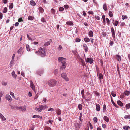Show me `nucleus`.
I'll return each instance as SVG.
<instances>
[{"label":"nucleus","instance_id":"2","mask_svg":"<svg viewBox=\"0 0 130 130\" xmlns=\"http://www.w3.org/2000/svg\"><path fill=\"white\" fill-rule=\"evenodd\" d=\"M56 81L54 79H52L49 80L48 82V84L51 87H53L55 86L56 84Z\"/></svg>","mask_w":130,"mask_h":130},{"label":"nucleus","instance_id":"53","mask_svg":"<svg viewBox=\"0 0 130 130\" xmlns=\"http://www.w3.org/2000/svg\"><path fill=\"white\" fill-rule=\"evenodd\" d=\"M93 120L95 123H96L98 121V118L96 117H94L93 118Z\"/></svg>","mask_w":130,"mask_h":130},{"label":"nucleus","instance_id":"31","mask_svg":"<svg viewBox=\"0 0 130 130\" xmlns=\"http://www.w3.org/2000/svg\"><path fill=\"white\" fill-rule=\"evenodd\" d=\"M34 17L33 16H29L28 17V19L29 20L32 21L34 19Z\"/></svg>","mask_w":130,"mask_h":130},{"label":"nucleus","instance_id":"51","mask_svg":"<svg viewBox=\"0 0 130 130\" xmlns=\"http://www.w3.org/2000/svg\"><path fill=\"white\" fill-rule=\"evenodd\" d=\"M55 11L54 9L52 8L51 9V12L52 14H55Z\"/></svg>","mask_w":130,"mask_h":130},{"label":"nucleus","instance_id":"38","mask_svg":"<svg viewBox=\"0 0 130 130\" xmlns=\"http://www.w3.org/2000/svg\"><path fill=\"white\" fill-rule=\"evenodd\" d=\"M40 118L41 119L42 118V117L41 116L40 117V116L38 115H34L33 116V118Z\"/></svg>","mask_w":130,"mask_h":130},{"label":"nucleus","instance_id":"58","mask_svg":"<svg viewBox=\"0 0 130 130\" xmlns=\"http://www.w3.org/2000/svg\"><path fill=\"white\" fill-rule=\"evenodd\" d=\"M117 71H118V74H119L120 75V72L119 71V67L118 66L117 68Z\"/></svg>","mask_w":130,"mask_h":130},{"label":"nucleus","instance_id":"30","mask_svg":"<svg viewBox=\"0 0 130 130\" xmlns=\"http://www.w3.org/2000/svg\"><path fill=\"white\" fill-rule=\"evenodd\" d=\"M39 11L41 13H43L44 11V9L43 8L41 7H40L39 8Z\"/></svg>","mask_w":130,"mask_h":130},{"label":"nucleus","instance_id":"22","mask_svg":"<svg viewBox=\"0 0 130 130\" xmlns=\"http://www.w3.org/2000/svg\"><path fill=\"white\" fill-rule=\"evenodd\" d=\"M96 110L98 111H99L100 110V107L98 104H96Z\"/></svg>","mask_w":130,"mask_h":130},{"label":"nucleus","instance_id":"20","mask_svg":"<svg viewBox=\"0 0 130 130\" xmlns=\"http://www.w3.org/2000/svg\"><path fill=\"white\" fill-rule=\"evenodd\" d=\"M56 112L57 114L59 115H60L61 113V110L59 108H57L56 110Z\"/></svg>","mask_w":130,"mask_h":130},{"label":"nucleus","instance_id":"37","mask_svg":"<svg viewBox=\"0 0 130 130\" xmlns=\"http://www.w3.org/2000/svg\"><path fill=\"white\" fill-rule=\"evenodd\" d=\"M10 95L12 96L13 98L14 99H16L15 96H14V94L13 93L10 91Z\"/></svg>","mask_w":130,"mask_h":130},{"label":"nucleus","instance_id":"48","mask_svg":"<svg viewBox=\"0 0 130 130\" xmlns=\"http://www.w3.org/2000/svg\"><path fill=\"white\" fill-rule=\"evenodd\" d=\"M109 14L110 17H112L113 16V14L111 11H109Z\"/></svg>","mask_w":130,"mask_h":130},{"label":"nucleus","instance_id":"55","mask_svg":"<svg viewBox=\"0 0 130 130\" xmlns=\"http://www.w3.org/2000/svg\"><path fill=\"white\" fill-rule=\"evenodd\" d=\"M23 21V20L22 19V18H19L18 20V22H20L21 21Z\"/></svg>","mask_w":130,"mask_h":130},{"label":"nucleus","instance_id":"45","mask_svg":"<svg viewBox=\"0 0 130 130\" xmlns=\"http://www.w3.org/2000/svg\"><path fill=\"white\" fill-rule=\"evenodd\" d=\"M13 7V3H10L9 6V7L10 8L12 9Z\"/></svg>","mask_w":130,"mask_h":130},{"label":"nucleus","instance_id":"18","mask_svg":"<svg viewBox=\"0 0 130 130\" xmlns=\"http://www.w3.org/2000/svg\"><path fill=\"white\" fill-rule=\"evenodd\" d=\"M104 120L106 122H108L109 121V118L107 116H104L103 117Z\"/></svg>","mask_w":130,"mask_h":130},{"label":"nucleus","instance_id":"24","mask_svg":"<svg viewBox=\"0 0 130 130\" xmlns=\"http://www.w3.org/2000/svg\"><path fill=\"white\" fill-rule=\"evenodd\" d=\"M103 9L105 11H106L107 9V5L106 3H104L103 4Z\"/></svg>","mask_w":130,"mask_h":130},{"label":"nucleus","instance_id":"36","mask_svg":"<svg viewBox=\"0 0 130 130\" xmlns=\"http://www.w3.org/2000/svg\"><path fill=\"white\" fill-rule=\"evenodd\" d=\"M125 107L126 109H128L130 108V103L126 104Z\"/></svg>","mask_w":130,"mask_h":130},{"label":"nucleus","instance_id":"47","mask_svg":"<svg viewBox=\"0 0 130 130\" xmlns=\"http://www.w3.org/2000/svg\"><path fill=\"white\" fill-rule=\"evenodd\" d=\"M80 40H81L80 39L77 38L76 39L75 41L77 42H79L80 41Z\"/></svg>","mask_w":130,"mask_h":130},{"label":"nucleus","instance_id":"29","mask_svg":"<svg viewBox=\"0 0 130 130\" xmlns=\"http://www.w3.org/2000/svg\"><path fill=\"white\" fill-rule=\"evenodd\" d=\"M113 22L112 23H113V24L115 26H117L118 25V21H117L115 20V22H114V20L113 19Z\"/></svg>","mask_w":130,"mask_h":130},{"label":"nucleus","instance_id":"32","mask_svg":"<svg viewBox=\"0 0 130 130\" xmlns=\"http://www.w3.org/2000/svg\"><path fill=\"white\" fill-rule=\"evenodd\" d=\"M43 73V70L39 71H38L37 73V74L40 75H41V74H42Z\"/></svg>","mask_w":130,"mask_h":130},{"label":"nucleus","instance_id":"11","mask_svg":"<svg viewBox=\"0 0 130 130\" xmlns=\"http://www.w3.org/2000/svg\"><path fill=\"white\" fill-rule=\"evenodd\" d=\"M98 76L99 79L100 81L101 79H103V76L101 73H100L99 74L98 73Z\"/></svg>","mask_w":130,"mask_h":130},{"label":"nucleus","instance_id":"50","mask_svg":"<svg viewBox=\"0 0 130 130\" xmlns=\"http://www.w3.org/2000/svg\"><path fill=\"white\" fill-rule=\"evenodd\" d=\"M127 18V17L125 15H123L122 16V19L123 20H124L125 19Z\"/></svg>","mask_w":130,"mask_h":130},{"label":"nucleus","instance_id":"62","mask_svg":"<svg viewBox=\"0 0 130 130\" xmlns=\"http://www.w3.org/2000/svg\"><path fill=\"white\" fill-rule=\"evenodd\" d=\"M41 21L42 22H43V23H44V22H45V21L44 19L43 18H42V19H41Z\"/></svg>","mask_w":130,"mask_h":130},{"label":"nucleus","instance_id":"7","mask_svg":"<svg viewBox=\"0 0 130 130\" xmlns=\"http://www.w3.org/2000/svg\"><path fill=\"white\" fill-rule=\"evenodd\" d=\"M39 109L41 111L42 110H44L46 108H47L48 107L46 105L43 106L42 105H40L39 106Z\"/></svg>","mask_w":130,"mask_h":130},{"label":"nucleus","instance_id":"43","mask_svg":"<svg viewBox=\"0 0 130 130\" xmlns=\"http://www.w3.org/2000/svg\"><path fill=\"white\" fill-rule=\"evenodd\" d=\"M124 118L126 119H130V115H126L125 116Z\"/></svg>","mask_w":130,"mask_h":130},{"label":"nucleus","instance_id":"3","mask_svg":"<svg viewBox=\"0 0 130 130\" xmlns=\"http://www.w3.org/2000/svg\"><path fill=\"white\" fill-rule=\"evenodd\" d=\"M17 110L23 112H25L26 110V106L18 107Z\"/></svg>","mask_w":130,"mask_h":130},{"label":"nucleus","instance_id":"23","mask_svg":"<svg viewBox=\"0 0 130 130\" xmlns=\"http://www.w3.org/2000/svg\"><path fill=\"white\" fill-rule=\"evenodd\" d=\"M117 103L120 106L122 107L123 106V104L122 102L120 100H118L117 101Z\"/></svg>","mask_w":130,"mask_h":130},{"label":"nucleus","instance_id":"61","mask_svg":"<svg viewBox=\"0 0 130 130\" xmlns=\"http://www.w3.org/2000/svg\"><path fill=\"white\" fill-rule=\"evenodd\" d=\"M111 94L112 96L113 97H115L116 96V94L115 93H114L113 92H112L111 93Z\"/></svg>","mask_w":130,"mask_h":130},{"label":"nucleus","instance_id":"33","mask_svg":"<svg viewBox=\"0 0 130 130\" xmlns=\"http://www.w3.org/2000/svg\"><path fill=\"white\" fill-rule=\"evenodd\" d=\"M50 41H48L45 43L44 44V46H47L50 44Z\"/></svg>","mask_w":130,"mask_h":130},{"label":"nucleus","instance_id":"41","mask_svg":"<svg viewBox=\"0 0 130 130\" xmlns=\"http://www.w3.org/2000/svg\"><path fill=\"white\" fill-rule=\"evenodd\" d=\"M1 83L4 86H6L7 85V83L6 82L2 81L1 82Z\"/></svg>","mask_w":130,"mask_h":130},{"label":"nucleus","instance_id":"40","mask_svg":"<svg viewBox=\"0 0 130 130\" xmlns=\"http://www.w3.org/2000/svg\"><path fill=\"white\" fill-rule=\"evenodd\" d=\"M26 47L27 51H30L29 46V45L27 44L26 45Z\"/></svg>","mask_w":130,"mask_h":130},{"label":"nucleus","instance_id":"44","mask_svg":"<svg viewBox=\"0 0 130 130\" xmlns=\"http://www.w3.org/2000/svg\"><path fill=\"white\" fill-rule=\"evenodd\" d=\"M59 10L60 11H62L64 10V8L62 7H60L59 8Z\"/></svg>","mask_w":130,"mask_h":130},{"label":"nucleus","instance_id":"49","mask_svg":"<svg viewBox=\"0 0 130 130\" xmlns=\"http://www.w3.org/2000/svg\"><path fill=\"white\" fill-rule=\"evenodd\" d=\"M106 20L107 21V23L108 24V25H109L110 24V20L108 18H106Z\"/></svg>","mask_w":130,"mask_h":130},{"label":"nucleus","instance_id":"64","mask_svg":"<svg viewBox=\"0 0 130 130\" xmlns=\"http://www.w3.org/2000/svg\"><path fill=\"white\" fill-rule=\"evenodd\" d=\"M62 48V47L61 45H60L58 48V50H60Z\"/></svg>","mask_w":130,"mask_h":130},{"label":"nucleus","instance_id":"4","mask_svg":"<svg viewBox=\"0 0 130 130\" xmlns=\"http://www.w3.org/2000/svg\"><path fill=\"white\" fill-rule=\"evenodd\" d=\"M81 123L80 122H79V123H75L74 125L75 129L76 130H79L81 126Z\"/></svg>","mask_w":130,"mask_h":130},{"label":"nucleus","instance_id":"54","mask_svg":"<svg viewBox=\"0 0 130 130\" xmlns=\"http://www.w3.org/2000/svg\"><path fill=\"white\" fill-rule=\"evenodd\" d=\"M46 98H43V101H42V102L43 103H46Z\"/></svg>","mask_w":130,"mask_h":130},{"label":"nucleus","instance_id":"6","mask_svg":"<svg viewBox=\"0 0 130 130\" xmlns=\"http://www.w3.org/2000/svg\"><path fill=\"white\" fill-rule=\"evenodd\" d=\"M61 76L63 78L67 81L69 80V79L67 76V75L66 73H62L61 74Z\"/></svg>","mask_w":130,"mask_h":130},{"label":"nucleus","instance_id":"39","mask_svg":"<svg viewBox=\"0 0 130 130\" xmlns=\"http://www.w3.org/2000/svg\"><path fill=\"white\" fill-rule=\"evenodd\" d=\"M82 105L81 104H79L78 106V107L79 110H81L82 109Z\"/></svg>","mask_w":130,"mask_h":130},{"label":"nucleus","instance_id":"63","mask_svg":"<svg viewBox=\"0 0 130 130\" xmlns=\"http://www.w3.org/2000/svg\"><path fill=\"white\" fill-rule=\"evenodd\" d=\"M102 18L103 21H105V16L104 15H103L102 16Z\"/></svg>","mask_w":130,"mask_h":130},{"label":"nucleus","instance_id":"26","mask_svg":"<svg viewBox=\"0 0 130 130\" xmlns=\"http://www.w3.org/2000/svg\"><path fill=\"white\" fill-rule=\"evenodd\" d=\"M66 24L67 25L69 26H72L73 25L72 22L71 21H68L66 23Z\"/></svg>","mask_w":130,"mask_h":130},{"label":"nucleus","instance_id":"59","mask_svg":"<svg viewBox=\"0 0 130 130\" xmlns=\"http://www.w3.org/2000/svg\"><path fill=\"white\" fill-rule=\"evenodd\" d=\"M22 51V49L21 48H20V49H19L17 51V52L19 53H20Z\"/></svg>","mask_w":130,"mask_h":130},{"label":"nucleus","instance_id":"35","mask_svg":"<svg viewBox=\"0 0 130 130\" xmlns=\"http://www.w3.org/2000/svg\"><path fill=\"white\" fill-rule=\"evenodd\" d=\"M124 94L125 95L127 96H128L130 94V92L129 91H126L125 92Z\"/></svg>","mask_w":130,"mask_h":130},{"label":"nucleus","instance_id":"60","mask_svg":"<svg viewBox=\"0 0 130 130\" xmlns=\"http://www.w3.org/2000/svg\"><path fill=\"white\" fill-rule=\"evenodd\" d=\"M27 37L29 40H31V41H32V39H31V38L27 34Z\"/></svg>","mask_w":130,"mask_h":130},{"label":"nucleus","instance_id":"25","mask_svg":"<svg viewBox=\"0 0 130 130\" xmlns=\"http://www.w3.org/2000/svg\"><path fill=\"white\" fill-rule=\"evenodd\" d=\"M81 93L83 98L84 99H85L86 100V99H85V97L84 96V90L83 89L81 91Z\"/></svg>","mask_w":130,"mask_h":130},{"label":"nucleus","instance_id":"57","mask_svg":"<svg viewBox=\"0 0 130 130\" xmlns=\"http://www.w3.org/2000/svg\"><path fill=\"white\" fill-rule=\"evenodd\" d=\"M35 110L37 111L38 112H41V111L40 110V109H39V108H38L37 107H36L35 108Z\"/></svg>","mask_w":130,"mask_h":130},{"label":"nucleus","instance_id":"17","mask_svg":"<svg viewBox=\"0 0 130 130\" xmlns=\"http://www.w3.org/2000/svg\"><path fill=\"white\" fill-rule=\"evenodd\" d=\"M84 49L85 52H87L88 51V47L87 45L85 44H84L83 45Z\"/></svg>","mask_w":130,"mask_h":130},{"label":"nucleus","instance_id":"13","mask_svg":"<svg viewBox=\"0 0 130 130\" xmlns=\"http://www.w3.org/2000/svg\"><path fill=\"white\" fill-rule=\"evenodd\" d=\"M0 118L2 119V121H5L6 120V118L1 113H0Z\"/></svg>","mask_w":130,"mask_h":130},{"label":"nucleus","instance_id":"10","mask_svg":"<svg viewBox=\"0 0 130 130\" xmlns=\"http://www.w3.org/2000/svg\"><path fill=\"white\" fill-rule=\"evenodd\" d=\"M6 99L8 100L10 102L12 100L11 97L9 95H6Z\"/></svg>","mask_w":130,"mask_h":130},{"label":"nucleus","instance_id":"42","mask_svg":"<svg viewBox=\"0 0 130 130\" xmlns=\"http://www.w3.org/2000/svg\"><path fill=\"white\" fill-rule=\"evenodd\" d=\"M58 71V70L57 69H56L54 70V74L56 75H57Z\"/></svg>","mask_w":130,"mask_h":130},{"label":"nucleus","instance_id":"21","mask_svg":"<svg viewBox=\"0 0 130 130\" xmlns=\"http://www.w3.org/2000/svg\"><path fill=\"white\" fill-rule=\"evenodd\" d=\"M30 4L33 6H35L36 4L35 2L33 0H31L30 2Z\"/></svg>","mask_w":130,"mask_h":130},{"label":"nucleus","instance_id":"52","mask_svg":"<svg viewBox=\"0 0 130 130\" xmlns=\"http://www.w3.org/2000/svg\"><path fill=\"white\" fill-rule=\"evenodd\" d=\"M7 11V8L6 7L4 8V10L3 11V13H5Z\"/></svg>","mask_w":130,"mask_h":130},{"label":"nucleus","instance_id":"16","mask_svg":"<svg viewBox=\"0 0 130 130\" xmlns=\"http://www.w3.org/2000/svg\"><path fill=\"white\" fill-rule=\"evenodd\" d=\"M116 56L118 61L120 62L121 61V57L120 56L116 55Z\"/></svg>","mask_w":130,"mask_h":130},{"label":"nucleus","instance_id":"27","mask_svg":"<svg viewBox=\"0 0 130 130\" xmlns=\"http://www.w3.org/2000/svg\"><path fill=\"white\" fill-rule=\"evenodd\" d=\"M12 75L13 77L14 78H15L17 77V75L15 74V72L13 71L12 73Z\"/></svg>","mask_w":130,"mask_h":130},{"label":"nucleus","instance_id":"15","mask_svg":"<svg viewBox=\"0 0 130 130\" xmlns=\"http://www.w3.org/2000/svg\"><path fill=\"white\" fill-rule=\"evenodd\" d=\"M10 106L11 107V108L12 109H13L14 110H17V108H18V106H15L14 105H10Z\"/></svg>","mask_w":130,"mask_h":130},{"label":"nucleus","instance_id":"9","mask_svg":"<svg viewBox=\"0 0 130 130\" xmlns=\"http://www.w3.org/2000/svg\"><path fill=\"white\" fill-rule=\"evenodd\" d=\"M86 61L87 62H89L90 64H92L93 62V59L91 58H87Z\"/></svg>","mask_w":130,"mask_h":130},{"label":"nucleus","instance_id":"8","mask_svg":"<svg viewBox=\"0 0 130 130\" xmlns=\"http://www.w3.org/2000/svg\"><path fill=\"white\" fill-rule=\"evenodd\" d=\"M30 87L31 88H32L33 90L35 92V93H36V91L35 90V86L34 84L33 83V82L32 81H30Z\"/></svg>","mask_w":130,"mask_h":130},{"label":"nucleus","instance_id":"12","mask_svg":"<svg viewBox=\"0 0 130 130\" xmlns=\"http://www.w3.org/2000/svg\"><path fill=\"white\" fill-rule=\"evenodd\" d=\"M62 65L60 67V69L61 70H63L65 69V68L66 66V63H64L63 64H62Z\"/></svg>","mask_w":130,"mask_h":130},{"label":"nucleus","instance_id":"34","mask_svg":"<svg viewBox=\"0 0 130 130\" xmlns=\"http://www.w3.org/2000/svg\"><path fill=\"white\" fill-rule=\"evenodd\" d=\"M84 41L86 42H88L90 41L89 39L88 38H85L84 39Z\"/></svg>","mask_w":130,"mask_h":130},{"label":"nucleus","instance_id":"14","mask_svg":"<svg viewBox=\"0 0 130 130\" xmlns=\"http://www.w3.org/2000/svg\"><path fill=\"white\" fill-rule=\"evenodd\" d=\"M111 31L112 33V37H113V39L115 38V31L114 28L113 27H112L111 28Z\"/></svg>","mask_w":130,"mask_h":130},{"label":"nucleus","instance_id":"46","mask_svg":"<svg viewBox=\"0 0 130 130\" xmlns=\"http://www.w3.org/2000/svg\"><path fill=\"white\" fill-rule=\"evenodd\" d=\"M14 60H13V59H12V60L10 62V66H12V64L14 63Z\"/></svg>","mask_w":130,"mask_h":130},{"label":"nucleus","instance_id":"28","mask_svg":"<svg viewBox=\"0 0 130 130\" xmlns=\"http://www.w3.org/2000/svg\"><path fill=\"white\" fill-rule=\"evenodd\" d=\"M89 36L90 37H92L93 36V32L92 31H90L88 33Z\"/></svg>","mask_w":130,"mask_h":130},{"label":"nucleus","instance_id":"19","mask_svg":"<svg viewBox=\"0 0 130 130\" xmlns=\"http://www.w3.org/2000/svg\"><path fill=\"white\" fill-rule=\"evenodd\" d=\"M123 128L125 130H128L130 129V127L128 126H124L123 127Z\"/></svg>","mask_w":130,"mask_h":130},{"label":"nucleus","instance_id":"56","mask_svg":"<svg viewBox=\"0 0 130 130\" xmlns=\"http://www.w3.org/2000/svg\"><path fill=\"white\" fill-rule=\"evenodd\" d=\"M54 111V109L53 108H49L48 109V111Z\"/></svg>","mask_w":130,"mask_h":130},{"label":"nucleus","instance_id":"1","mask_svg":"<svg viewBox=\"0 0 130 130\" xmlns=\"http://www.w3.org/2000/svg\"><path fill=\"white\" fill-rule=\"evenodd\" d=\"M35 53L37 54L40 53V55L42 57H45L46 55L45 49L41 47L40 48L39 50L38 51L36 52Z\"/></svg>","mask_w":130,"mask_h":130},{"label":"nucleus","instance_id":"5","mask_svg":"<svg viewBox=\"0 0 130 130\" xmlns=\"http://www.w3.org/2000/svg\"><path fill=\"white\" fill-rule=\"evenodd\" d=\"M66 60V59L63 57H59L58 58V61L59 62H61L62 64L66 63L65 62Z\"/></svg>","mask_w":130,"mask_h":130}]
</instances>
